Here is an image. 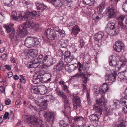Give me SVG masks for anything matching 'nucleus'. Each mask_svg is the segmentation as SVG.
Segmentation results:
<instances>
[{
    "instance_id": "obj_1",
    "label": "nucleus",
    "mask_w": 127,
    "mask_h": 127,
    "mask_svg": "<svg viewBox=\"0 0 127 127\" xmlns=\"http://www.w3.org/2000/svg\"><path fill=\"white\" fill-rule=\"evenodd\" d=\"M35 11L32 12L25 13L21 12L19 11H16L13 12L12 18L14 21H19L20 20H26L27 22L23 25L19 26L17 29V34H15V32L12 31L10 34L9 37L11 41L13 43L17 44L18 42L19 38L23 37L28 33L27 32L30 27L32 28H35L36 30H37L38 25L36 24L33 21V19L36 17L40 15L38 12Z\"/></svg>"
},
{
    "instance_id": "obj_2",
    "label": "nucleus",
    "mask_w": 127,
    "mask_h": 127,
    "mask_svg": "<svg viewBox=\"0 0 127 127\" xmlns=\"http://www.w3.org/2000/svg\"><path fill=\"white\" fill-rule=\"evenodd\" d=\"M115 57L113 55L110 56L109 57V62L110 65L113 67H115V70L119 71L120 68L125 65L127 62L125 61L122 62L121 61H118L117 62L116 61Z\"/></svg>"
},
{
    "instance_id": "obj_3",
    "label": "nucleus",
    "mask_w": 127,
    "mask_h": 127,
    "mask_svg": "<svg viewBox=\"0 0 127 127\" xmlns=\"http://www.w3.org/2000/svg\"><path fill=\"white\" fill-rule=\"evenodd\" d=\"M27 118L29 123L31 124L35 127H38L39 125H40V127H47L43 124V122L41 119H38L35 116L29 117Z\"/></svg>"
},
{
    "instance_id": "obj_4",
    "label": "nucleus",
    "mask_w": 127,
    "mask_h": 127,
    "mask_svg": "<svg viewBox=\"0 0 127 127\" xmlns=\"http://www.w3.org/2000/svg\"><path fill=\"white\" fill-rule=\"evenodd\" d=\"M44 116L47 124L49 125L50 126H51L53 124V122L56 119L55 114L52 112L49 111L45 113Z\"/></svg>"
},
{
    "instance_id": "obj_5",
    "label": "nucleus",
    "mask_w": 127,
    "mask_h": 127,
    "mask_svg": "<svg viewBox=\"0 0 127 127\" xmlns=\"http://www.w3.org/2000/svg\"><path fill=\"white\" fill-rule=\"evenodd\" d=\"M47 101L45 100L43 97H39L37 100L36 101V103L37 105L41 107L39 111L40 112L44 110H46L47 108Z\"/></svg>"
},
{
    "instance_id": "obj_6",
    "label": "nucleus",
    "mask_w": 127,
    "mask_h": 127,
    "mask_svg": "<svg viewBox=\"0 0 127 127\" xmlns=\"http://www.w3.org/2000/svg\"><path fill=\"white\" fill-rule=\"evenodd\" d=\"M96 101V103L94 105V108H99V107L104 108V107L106 104V102L105 100L103 95H102L100 99L98 100H97Z\"/></svg>"
},
{
    "instance_id": "obj_7",
    "label": "nucleus",
    "mask_w": 127,
    "mask_h": 127,
    "mask_svg": "<svg viewBox=\"0 0 127 127\" xmlns=\"http://www.w3.org/2000/svg\"><path fill=\"white\" fill-rule=\"evenodd\" d=\"M116 8V5L113 4L110 5L107 8L106 10L108 14V18L113 17L115 16Z\"/></svg>"
},
{
    "instance_id": "obj_8",
    "label": "nucleus",
    "mask_w": 127,
    "mask_h": 127,
    "mask_svg": "<svg viewBox=\"0 0 127 127\" xmlns=\"http://www.w3.org/2000/svg\"><path fill=\"white\" fill-rule=\"evenodd\" d=\"M44 34L49 39L54 40L57 36V34L54 30L49 28L46 30Z\"/></svg>"
},
{
    "instance_id": "obj_9",
    "label": "nucleus",
    "mask_w": 127,
    "mask_h": 127,
    "mask_svg": "<svg viewBox=\"0 0 127 127\" xmlns=\"http://www.w3.org/2000/svg\"><path fill=\"white\" fill-rule=\"evenodd\" d=\"M73 97V108L75 109H76L77 106H81V100L80 98L76 95L72 94L71 95Z\"/></svg>"
},
{
    "instance_id": "obj_10",
    "label": "nucleus",
    "mask_w": 127,
    "mask_h": 127,
    "mask_svg": "<svg viewBox=\"0 0 127 127\" xmlns=\"http://www.w3.org/2000/svg\"><path fill=\"white\" fill-rule=\"evenodd\" d=\"M125 48V45L121 41L116 42L113 46L114 50L117 52H121Z\"/></svg>"
},
{
    "instance_id": "obj_11",
    "label": "nucleus",
    "mask_w": 127,
    "mask_h": 127,
    "mask_svg": "<svg viewBox=\"0 0 127 127\" xmlns=\"http://www.w3.org/2000/svg\"><path fill=\"white\" fill-rule=\"evenodd\" d=\"M117 76V74L116 73L111 74L107 73L105 76V79L106 81L112 83L116 80Z\"/></svg>"
},
{
    "instance_id": "obj_12",
    "label": "nucleus",
    "mask_w": 127,
    "mask_h": 127,
    "mask_svg": "<svg viewBox=\"0 0 127 127\" xmlns=\"http://www.w3.org/2000/svg\"><path fill=\"white\" fill-rule=\"evenodd\" d=\"M44 88V86L42 85L36 86H32L31 88V91L32 93L39 94L40 91L42 90Z\"/></svg>"
},
{
    "instance_id": "obj_13",
    "label": "nucleus",
    "mask_w": 127,
    "mask_h": 127,
    "mask_svg": "<svg viewBox=\"0 0 127 127\" xmlns=\"http://www.w3.org/2000/svg\"><path fill=\"white\" fill-rule=\"evenodd\" d=\"M71 54V52L68 51H65L64 53V60L67 63H70L74 59V57Z\"/></svg>"
},
{
    "instance_id": "obj_14",
    "label": "nucleus",
    "mask_w": 127,
    "mask_h": 127,
    "mask_svg": "<svg viewBox=\"0 0 127 127\" xmlns=\"http://www.w3.org/2000/svg\"><path fill=\"white\" fill-rule=\"evenodd\" d=\"M125 17V16L123 15H121L116 17V19L118 22L119 27L121 29H124L126 28L123 22Z\"/></svg>"
},
{
    "instance_id": "obj_15",
    "label": "nucleus",
    "mask_w": 127,
    "mask_h": 127,
    "mask_svg": "<svg viewBox=\"0 0 127 127\" xmlns=\"http://www.w3.org/2000/svg\"><path fill=\"white\" fill-rule=\"evenodd\" d=\"M33 38L32 37H28L25 40V45L28 48L32 47L34 46L33 41Z\"/></svg>"
},
{
    "instance_id": "obj_16",
    "label": "nucleus",
    "mask_w": 127,
    "mask_h": 127,
    "mask_svg": "<svg viewBox=\"0 0 127 127\" xmlns=\"http://www.w3.org/2000/svg\"><path fill=\"white\" fill-rule=\"evenodd\" d=\"M104 33L102 31H100L98 32L94 36V40L98 42L104 36Z\"/></svg>"
},
{
    "instance_id": "obj_17",
    "label": "nucleus",
    "mask_w": 127,
    "mask_h": 127,
    "mask_svg": "<svg viewBox=\"0 0 127 127\" xmlns=\"http://www.w3.org/2000/svg\"><path fill=\"white\" fill-rule=\"evenodd\" d=\"M56 93L57 95L59 96L62 97L64 100L65 103L67 104L68 103V101L67 99L66 96L63 92L60 90H57Z\"/></svg>"
},
{
    "instance_id": "obj_18",
    "label": "nucleus",
    "mask_w": 127,
    "mask_h": 127,
    "mask_svg": "<svg viewBox=\"0 0 127 127\" xmlns=\"http://www.w3.org/2000/svg\"><path fill=\"white\" fill-rule=\"evenodd\" d=\"M41 62L37 58L32 61V64H29V67L30 68H36L40 64Z\"/></svg>"
},
{
    "instance_id": "obj_19",
    "label": "nucleus",
    "mask_w": 127,
    "mask_h": 127,
    "mask_svg": "<svg viewBox=\"0 0 127 127\" xmlns=\"http://www.w3.org/2000/svg\"><path fill=\"white\" fill-rule=\"evenodd\" d=\"M106 32L107 33L110 35L115 36L116 35L118 32L117 28H116L112 29H106Z\"/></svg>"
},
{
    "instance_id": "obj_20",
    "label": "nucleus",
    "mask_w": 127,
    "mask_h": 127,
    "mask_svg": "<svg viewBox=\"0 0 127 127\" xmlns=\"http://www.w3.org/2000/svg\"><path fill=\"white\" fill-rule=\"evenodd\" d=\"M59 84L61 85L62 90L67 93H70V91L68 89V87L66 85L65 82L63 81H60L59 82Z\"/></svg>"
},
{
    "instance_id": "obj_21",
    "label": "nucleus",
    "mask_w": 127,
    "mask_h": 127,
    "mask_svg": "<svg viewBox=\"0 0 127 127\" xmlns=\"http://www.w3.org/2000/svg\"><path fill=\"white\" fill-rule=\"evenodd\" d=\"M80 31V28L78 25H75L72 29L71 33L72 36L77 35Z\"/></svg>"
},
{
    "instance_id": "obj_22",
    "label": "nucleus",
    "mask_w": 127,
    "mask_h": 127,
    "mask_svg": "<svg viewBox=\"0 0 127 127\" xmlns=\"http://www.w3.org/2000/svg\"><path fill=\"white\" fill-rule=\"evenodd\" d=\"M98 108L94 109L96 110V112L94 114L97 117H98V119H99L101 117V115L102 114V110L104 108H101V107H99Z\"/></svg>"
},
{
    "instance_id": "obj_23",
    "label": "nucleus",
    "mask_w": 127,
    "mask_h": 127,
    "mask_svg": "<svg viewBox=\"0 0 127 127\" xmlns=\"http://www.w3.org/2000/svg\"><path fill=\"white\" fill-rule=\"evenodd\" d=\"M121 103L125 104L126 105V106H127V99H126L124 97H122L120 101L117 100L116 102H114V104L116 105V107L119 105Z\"/></svg>"
},
{
    "instance_id": "obj_24",
    "label": "nucleus",
    "mask_w": 127,
    "mask_h": 127,
    "mask_svg": "<svg viewBox=\"0 0 127 127\" xmlns=\"http://www.w3.org/2000/svg\"><path fill=\"white\" fill-rule=\"evenodd\" d=\"M35 4L37 8V9L40 10L42 11L47 8V6L41 3L35 2Z\"/></svg>"
},
{
    "instance_id": "obj_25",
    "label": "nucleus",
    "mask_w": 127,
    "mask_h": 127,
    "mask_svg": "<svg viewBox=\"0 0 127 127\" xmlns=\"http://www.w3.org/2000/svg\"><path fill=\"white\" fill-rule=\"evenodd\" d=\"M64 66V62L62 61L59 62L56 66V69L59 71H61L63 69Z\"/></svg>"
},
{
    "instance_id": "obj_26",
    "label": "nucleus",
    "mask_w": 127,
    "mask_h": 127,
    "mask_svg": "<svg viewBox=\"0 0 127 127\" xmlns=\"http://www.w3.org/2000/svg\"><path fill=\"white\" fill-rule=\"evenodd\" d=\"M89 119L92 122L96 123L99 120L98 117H97L94 114L90 115L89 117Z\"/></svg>"
},
{
    "instance_id": "obj_27",
    "label": "nucleus",
    "mask_w": 127,
    "mask_h": 127,
    "mask_svg": "<svg viewBox=\"0 0 127 127\" xmlns=\"http://www.w3.org/2000/svg\"><path fill=\"white\" fill-rule=\"evenodd\" d=\"M115 21H111L107 25V29H112L116 28L115 26Z\"/></svg>"
},
{
    "instance_id": "obj_28",
    "label": "nucleus",
    "mask_w": 127,
    "mask_h": 127,
    "mask_svg": "<svg viewBox=\"0 0 127 127\" xmlns=\"http://www.w3.org/2000/svg\"><path fill=\"white\" fill-rule=\"evenodd\" d=\"M28 51V54L32 57H35L37 55V51L36 49L31 50Z\"/></svg>"
},
{
    "instance_id": "obj_29",
    "label": "nucleus",
    "mask_w": 127,
    "mask_h": 127,
    "mask_svg": "<svg viewBox=\"0 0 127 127\" xmlns=\"http://www.w3.org/2000/svg\"><path fill=\"white\" fill-rule=\"evenodd\" d=\"M105 4L104 2H102L98 6L97 8V11L101 13L104 9Z\"/></svg>"
},
{
    "instance_id": "obj_30",
    "label": "nucleus",
    "mask_w": 127,
    "mask_h": 127,
    "mask_svg": "<svg viewBox=\"0 0 127 127\" xmlns=\"http://www.w3.org/2000/svg\"><path fill=\"white\" fill-rule=\"evenodd\" d=\"M59 46L60 47L65 48L68 45V42L66 41L61 40L59 43Z\"/></svg>"
},
{
    "instance_id": "obj_31",
    "label": "nucleus",
    "mask_w": 127,
    "mask_h": 127,
    "mask_svg": "<svg viewBox=\"0 0 127 127\" xmlns=\"http://www.w3.org/2000/svg\"><path fill=\"white\" fill-rule=\"evenodd\" d=\"M105 112L106 115H112L113 113V110L110 107H105Z\"/></svg>"
},
{
    "instance_id": "obj_32",
    "label": "nucleus",
    "mask_w": 127,
    "mask_h": 127,
    "mask_svg": "<svg viewBox=\"0 0 127 127\" xmlns=\"http://www.w3.org/2000/svg\"><path fill=\"white\" fill-rule=\"evenodd\" d=\"M73 120L74 121L78 124L81 122H83L84 119L81 116H76L74 118Z\"/></svg>"
},
{
    "instance_id": "obj_33",
    "label": "nucleus",
    "mask_w": 127,
    "mask_h": 127,
    "mask_svg": "<svg viewBox=\"0 0 127 127\" xmlns=\"http://www.w3.org/2000/svg\"><path fill=\"white\" fill-rule=\"evenodd\" d=\"M120 123L119 124L120 127H125L127 125V122L124 120H123L121 118H120L119 119Z\"/></svg>"
},
{
    "instance_id": "obj_34",
    "label": "nucleus",
    "mask_w": 127,
    "mask_h": 127,
    "mask_svg": "<svg viewBox=\"0 0 127 127\" xmlns=\"http://www.w3.org/2000/svg\"><path fill=\"white\" fill-rule=\"evenodd\" d=\"M101 88L103 92L104 93L109 89V86L107 85L106 83H105L103 84Z\"/></svg>"
},
{
    "instance_id": "obj_35",
    "label": "nucleus",
    "mask_w": 127,
    "mask_h": 127,
    "mask_svg": "<svg viewBox=\"0 0 127 127\" xmlns=\"http://www.w3.org/2000/svg\"><path fill=\"white\" fill-rule=\"evenodd\" d=\"M94 90L95 91L96 93L97 94H100L102 95H103L104 94L103 92L101 90V87H95L94 88Z\"/></svg>"
},
{
    "instance_id": "obj_36",
    "label": "nucleus",
    "mask_w": 127,
    "mask_h": 127,
    "mask_svg": "<svg viewBox=\"0 0 127 127\" xmlns=\"http://www.w3.org/2000/svg\"><path fill=\"white\" fill-rule=\"evenodd\" d=\"M77 65H78V70L79 72H80V75L81 76H83L84 74L83 72H81L83 69V66L82 65L80 62H79L78 63Z\"/></svg>"
},
{
    "instance_id": "obj_37",
    "label": "nucleus",
    "mask_w": 127,
    "mask_h": 127,
    "mask_svg": "<svg viewBox=\"0 0 127 127\" xmlns=\"http://www.w3.org/2000/svg\"><path fill=\"white\" fill-rule=\"evenodd\" d=\"M103 16L101 14H97L95 12L92 15V18L93 20L96 21V17H98L99 18H101Z\"/></svg>"
},
{
    "instance_id": "obj_38",
    "label": "nucleus",
    "mask_w": 127,
    "mask_h": 127,
    "mask_svg": "<svg viewBox=\"0 0 127 127\" xmlns=\"http://www.w3.org/2000/svg\"><path fill=\"white\" fill-rule=\"evenodd\" d=\"M33 79L32 81L33 83L34 84H38L40 83L39 79L38 77V75H34L33 77Z\"/></svg>"
},
{
    "instance_id": "obj_39",
    "label": "nucleus",
    "mask_w": 127,
    "mask_h": 127,
    "mask_svg": "<svg viewBox=\"0 0 127 127\" xmlns=\"http://www.w3.org/2000/svg\"><path fill=\"white\" fill-rule=\"evenodd\" d=\"M33 41H34V44L35 45H38L40 43V41L41 39L40 38H38L36 37H33Z\"/></svg>"
},
{
    "instance_id": "obj_40",
    "label": "nucleus",
    "mask_w": 127,
    "mask_h": 127,
    "mask_svg": "<svg viewBox=\"0 0 127 127\" xmlns=\"http://www.w3.org/2000/svg\"><path fill=\"white\" fill-rule=\"evenodd\" d=\"M52 59L51 56L50 55H47L44 57L43 60L44 62H47L50 61Z\"/></svg>"
},
{
    "instance_id": "obj_41",
    "label": "nucleus",
    "mask_w": 127,
    "mask_h": 127,
    "mask_svg": "<svg viewBox=\"0 0 127 127\" xmlns=\"http://www.w3.org/2000/svg\"><path fill=\"white\" fill-rule=\"evenodd\" d=\"M59 124L60 127H67V124L65 123L64 120L60 121L59 122Z\"/></svg>"
},
{
    "instance_id": "obj_42",
    "label": "nucleus",
    "mask_w": 127,
    "mask_h": 127,
    "mask_svg": "<svg viewBox=\"0 0 127 127\" xmlns=\"http://www.w3.org/2000/svg\"><path fill=\"white\" fill-rule=\"evenodd\" d=\"M52 3L53 5L56 7H57L60 3V1L59 0H52Z\"/></svg>"
},
{
    "instance_id": "obj_43",
    "label": "nucleus",
    "mask_w": 127,
    "mask_h": 127,
    "mask_svg": "<svg viewBox=\"0 0 127 127\" xmlns=\"http://www.w3.org/2000/svg\"><path fill=\"white\" fill-rule=\"evenodd\" d=\"M13 0H5L4 2L5 5L8 6H9L12 5V2Z\"/></svg>"
},
{
    "instance_id": "obj_44",
    "label": "nucleus",
    "mask_w": 127,
    "mask_h": 127,
    "mask_svg": "<svg viewBox=\"0 0 127 127\" xmlns=\"http://www.w3.org/2000/svg\"><path fill=\"white\" fill-rule=\"evenodd\" d=\"M66 120H67V123L66 124L69 125L71 123L72 121V118L68 116H66L65 117V118Z\"/></svg>"
},
{
    "instance_id": "obj_45",
    "label": "nucleus",
    "mask_w": 127,
    "mask_h": 127,
    "mask_svg": "<svg viewBox=\"0 0 127 127\" xmlns=\"http://www.w3.org/2000/svg\"><path fill=\"white\" fill-rule=\"evenodd\" d=\"M13 26V25H9L5 26V29L7 32H11L12 29V27Z\"/></svg>"
},
{
    "instance_id": "obj_46",
    "label": "nucleus",
    "mask_w": 127,
    "mask_h": 127,
    "mask_svg": "<svg viewBox=\"0 0 127 127\" xmlns=\"http://www.w3.org/2000/svg\"><path fill=\"white\" fill-rule=\"evenodd\" d=\"M122 9L124 11L127 12V0L124 3L122 6Z\"/></svg>"
},
{
    "instance_id": "obj_47",
    "label": "nucleus",
    "mask_w": 127,
    "mask_h": 127,
    "mask_svg": "<svg viewBox=\"0 0 127 127\" xmlns=\"http://www.w3.org/2000/svg\"><path fill=\"white\" fill-rule=\"evenodd\" d=\"M118 76L121 79H126V77L124 75V72H121L118 74Z\"/></svg>"
},
{
    "instance_id": "obj_48",
    "label": "nucleus",
    "mask_w": 127,
    "mask_h": 127,
    "mask_svg": "<svg viewBox=\"0 0 127 127\" xmlns=\"http://www.w3.org/2000/svg\"><path fill=\"white\" fill-rule=\"evenodd\" d=\"M75 64H74L69 65L68 66V69L69 70L71 71H73L75 68V66L74 65Z\"/></svg>"
},
{
    "instance_id": "obj_49",
    "label": "nucleus",
    "mask_w": 127,
    "mask_h": 127,
    "mask_svg": "<svg viewBox=\"0 0 127 127\" xmlns=\"http://www.w3.org/2000/svg\"><path fill=\"white\" fill-rule=\"evenodd\" d=\"M20 76V81L22 84H24L25 83L26 81L24 77L22 75H21Z\"/></svg>"
},
{
    "instance_id": "obj_50",
    "label": "nucleus",
    "mask_w": 127,
    "mask_h": 127,
    "mask_svg": "<svg viewBox=\"0 0 127 127\" xmlns=\"http://www.w3.org/2000/svg\"><path fill=\"white\" fill-rule=\"evenodd\" d=\"M58 32L61 37H63L65 35V32L63 30H61Z\"/></svg>"
},
{
    "instance_id": "obj_51",
    "label": "nucleus",
    "mask_w": 127,
    "mask_h": 127,
    "mask_svg": "<svg viewBox=\"0 0 127 127\" xmlns=\"http://www.w3.org/2000/svg\"><path fill=\"white\" fill-rule=\"evenodd\" d=\"M87 94L86 95L87 97V101L88 102V103H90L91 99H90V94L89 93V92L88 91H87Z\"/></svg>"
},
{
    "instance_id": "obj_52",
    "label": "nucleus",
    "mask_w": 127,
    "mask_h": 127,
    "mask_svg": "<svg viewBox=\"0 0 127 127\" xmlns=\"http://www.w3.org/2000/svg\"><path fill=\"white\" fill-rule=\"evenodd\" d=\"M43 83H48L50 82L51 80V78H49L48 79H47L46 78L43 77Z\"/></svg>"
},
{
    "instance_id": "obj_53",
    "label": "nucleus",
    "mask_w": 127,
    "mask_h": 127,
    "mask_svg": "<svg viewBox=\"0 0 127 127\" xmlns=\"http://www.w3.org/2000/svg\"><path fill=\"white\" fill-rule=\"evenodd\" d=\"M22 3L23 6L25 7L27 6L30 4V2L29 1H26L25 0L22 1Z\"/></svg>"
},
{
    "instance_id": "obj_54",
    "label": "nucleus",
    "mask_w": 127,
    "mask_h": 127,
    "mask_svg": "<svg viewBox=\"0 0 127 127\" xmlns=\"http://www.w3.org/2000/svg\"><path fill=\"white\" fill-rule=\"evenodd\" d=\"M77 124V123L73 121L70 126L71 127H79L80 126Z\"/></svg>"
},
{
    "instance_id": "obj_55",
    "label": "nucleus",
    "mask_w": 127,
    "mask_h": 127,
    "mask_svg": "<svg viewBox=\"0 0 127 127\" xmlns=\"http://www.w3.org/2000/svg\"><path fill=\"white\" fill-rule=\"evenodd\" d=\"M83 2L84 4H87L89 6H91L90 5V0H83Z\"/></svg>"
},
{
    "instance_id": "obj_56",
    "label": "nucleus",
    "mask_w": 127,
    "mask_h": 127,
    "mask_svg": "<svg viewBox=\"0 0 127 127\" xmlns=\"http://www.w3.org/2000/svg\"><path fill=\"white\" fill-rule=\"evenodd\" d=\"M40 67L42 69H46L48 67L47 65L46 64L42 63L40 65Z\"/></svg>"
},
{
    "instance_id": "obj_57",
    "label": "nucleus",
    "mask_w": 127,
    "mask_h": 127,
    "mask_svg": "<svg viewBox=\"0 0 127 127\" xmlns=\"http://www.w3.org/2000/svg\"><path fill=\"white\" fill-rule=\"evenodd\" d=\"M0 93H5V88L2 86H0Z\"/></svg>"
},
{
    "instance_id": "obj_58",
    "label": "nucleus",
    "mask_w": 127,
    "mask_h": 127,
    "mask_svg": "<svg viewBox=\"0 0 127 127\" xmlns=\"http://www.w3.org/2000/svg\"><path fill=\"white\" fill-rule=\"evenodd\" d=\"M5 104L6 105H9L11 102L10 100L8 98H6L5 101Z\"/></svg>"
},
{
    "instance_id": "obj_59",
    "label": "nucleus",
    "mask_w": 127,
    "mask_h": 127,
    "mask_svg": "<svg viewBox=\"0 0 127 127\" xmlns=\"http://www.w3.org/2000/svg\"><path fill=\"white\" fill-rule=\"evenodd\" d=\"M9 113L7 112H6L4 116H3L4 120H6L8 117L9 116Z\"/></svg>"
},
{
    "instance_id": "obj_60",
    "label": "nucleus",
    "mask_w": 127,
    "mask_h": 127,
    "mask_svg": "<svg viewBox=\"0 0 127 127\" xmlns=\"http://www.w3.org/2000/svg\"><path fill=\"white\" fill-rule=\"evenodd\" d=\"M82 87L83 88V91L84 92H85V91L87 92L88 91L87 90V85L85 84H83L82 85Z\"/></svg>"
},
{
    "instance_id": "obj_61",
    "label": "nucleus",
    "mask_w": 127,
    "mask_h": 127,
    "mask_svg": "<svg viewBox=\"0 0 127 127\" xmlns=\"http://www.w3.org/2000/svg\"><path fill=\"white\" fill-rule=\"evenodd\" d=\"M7 58V55L5 54H3L1 55V58L3 60L6 59Z\"/></svg>"
},
{
    "instance_id": "obj_62",
    "label": "nucleus",
    "mask_w": 127,
    "mask_h": 127,
    "mask_svg": "<svg viewBox=\"0 0 127 127\" xmlns=\"http://www.w3.org/2000/svg\"><path fill=\"white\" fill-rule=\"evenodd\" d=\"M38 78L40 81V83H43V77L42 76L40 75H38Z\"/></svg>"
},
{
    "instance_id": "obj_63",
    "label": "nucleus",
    "mask_w": 127,
    "mask_h": 127,
    "mask_svg": "<svg viewBox=\"0 0 127 127\" xmlns=\"http://www.w3.org/2000/svg\"><path fill=\"white\" fill-rule=\"evenodd\" d=\"M112 127H120L119 124H118L116 123H114L112 125Z\"/></svg>"
},
{
    "instance_id": "obj_64",
    "label": "nucleus",
    "mask_w": 127,
    "mask_h": 127,
    "mask_svg": "<svg viewBox=\"0 0 127 127\" xmlns=\"http://www.w3.org/2000/svg\"><path fill=\"white\" fill-rule=\"evenodd\" d=\"M87 11V13H88L89 12V11L90 14V15H91L92 14L93 12H95V10L94 9L91 10V9L89 8L88 9V10Z\"/></svg>"
}]
</instances>
